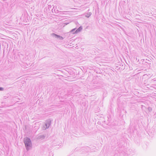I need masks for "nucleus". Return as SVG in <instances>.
Instances as JSON below:
<instances>
[{
	"instance_id": "f257e3e1",
	"label": "nucleus",
	"mask_w": 156,
	"mask_h": 156,
	"mask_svg": "<svg viewBox=\"0 0 156 156\" xmlns=\"http://www.w3.org/2000/svg\"><path fill=\"white\" fill-rule=\"evenodd\" d=\"M24 143L27 151H29L30 148L32 147V144L30 139L29 137H27L24 140Z\"/></svg>"
},
{
	"instance_id": "f03ea898",
	"label": "nucleus",
	"mask_w": 156,
	"mask_h": 156,
	"mask_svg": "<svg viewBox=\"0 0 156 156\" xmlns=\"http://www.w3.org/2000/svg\"><path fill=\"white\" fill-rule=\"evenodd\" d=\"M51 120L50 119H48L46 121V123L45 124V126H44L45 128L44 129H48L50 125H51Z\"/></svg>"
},
{
	"instance_id": "7ed1b4c3",
	"label": "nucleus",
	"mask_w": 156,
	"mask_h": 156,
	"mask_svg": "<svg viewBox=\"0 0 156 156\" xmlns=\"http://www.w3.org/2000/svg\"><path fill=\"white\" fill-rule=\"evenodd\" d=\"M51 35L53 37L59 39V40H62L63 39V38L61 36L58 35L55 33H53L51 34Z\"/></svg>"
},
{
	"instance_id": "20e7f679",
	"label": "nucleus",
	"mask_w": 156,
	"mask_h": 156,
	"mask_svg": "<svg viewBox=\"0 0 156 156\" xmlns=\"http://www.w3.org/2000/svg\"><path fill=\"white\" fill-rule=\"evenodd\" d=\"M82 29V27L81 26L78 29H76L74 33H73V34H77L81 31Z\"/></svg>"
},
{
	"instance_id": "39448f33",
	"label": "nucleus",
	"mask_w": 156,
	"mask_h": 156,
	"mask_svg": "<svg viewBox=\"0 0 156 156\" xmlns=\"http://www.w3.org/2000/svg\"><path fill=\"white\" fill-rule=\"evenodd\" d=\"M92 13L91 12H86L84 14V15L87 18H88L91 15Z\"/></svg>"
},
{
	"instance_id": "423d86ee",
	"label": "nucleus",
	"mask_w": 156,
	"mask_h": 156,
	"mask_svg": "<svg viewBox=\"0 0 156 156\" xmlns=\"http://www.w3.org/2000/svg\"><path fill=\"white\" fill-rule=\"evenodd\" d=\"M45 136L44 135H40L38 136L37 139H38L42 140L45 138Z\"/></svg>"
},
{
	"instance_id": "0eeeda50",
	"label": "nucleus",
	"mask_w": 156,
	"mask_h": 156,
	"mask_svg": "<svg viewBox=\"0 0 156 156\" xmlns=\"http://www.w3.org/2000/svg\"><path fill=\"white\" fill-rule=\"evenodd\" d=\"M55 6L53 7V8L51 9V11L53 13L54 12L55 13H58V11L57 10H56L54 8Z\"/></svg>"
},
{
	"instance_id": "6e6552de",
	"label": "nucleus",
	"mask_w": 156,
	"mask_h": 156,
	"mask_svg": "<svg viewBox=\"0 0 156 156\" xmlns=\"http://www.w3.org/2000/svg\"><path fill=\"white\" fill-rule=\"evenodd\" d=\"M76 28H74L72 30L70 31V32H71V33H74V32H75V31L76 30Z\"/></svg>"
},
{
	"instance_id": "1a4fd4ad",
	"label": "nucleus",
	"mask_w": 156,
	"mask_h": 156,
	"mask_svg": "<svg viewBox=\"0 0 156 156\" xmlns=\"http://www.w3.org/2000/svg\"><path fill=\"white\" fill-rule=\"evenodd\" d=\"M48 9H49V10L50 11V10H51V5H49L48 6Z\"/></svg>"
},
{
	"instance_id": "9d476101",
	"label": "nucleus",
	"mask_w": 156,
	"mask_h": 156,
	"mask_svg": "<svg viewBox=\"0 0 156 156\" xmlns=\"http://www.w3.org/2000/svg\"><path fill=\"white\" fill-rule=\"evenodd\" d=\"M148 109L149 112H151L152 110V108L151 107H148Z\"/></svg>"
},
{
	"instance_id": "9b49d317",
	"label": "nucleus",
	"mask_w": 156,
	"mask_h": 156,
	"mask_svg": "<svg viewBox=\"0 0 156 156\" xmlns=\"http://www.w3.org/2000/svg\"><path fill=\"white\" fill-rule=\"evenodd\" d=\"M4 90V88L0 87V91H2Z\"/></svg>"
},
{
	"instance_id": "f8f14e48",
	"label": "nucleus",
	"mask_w": 156,
	"mask_h": 156,
	"mask_svg": "<svg viewBox=\"0 0 156 156\" xmlns=\"http://www.w3.org/2000/svg\"><path fill=\"white\" fill-rule=\"evenodd\" d=\"M69 23H64L66 25H67Z\"/></svg>"
}]
</instances>
